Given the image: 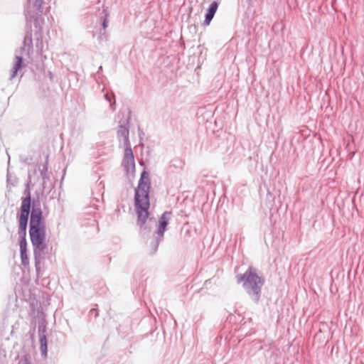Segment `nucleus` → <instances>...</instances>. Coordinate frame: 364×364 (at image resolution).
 Here are the masks:
<instances>
[{
  "label": "nucleus",
  "instance_id": "obj_1",
  "mask_svg": "<svg viewBox=\"0 0 364 364\" xmlns=\"http://www.w3.org/2000/svg\"><path fill=\"white\" fill-rule=\"evenodd\" d=\"M29 235L33 247L35 259L36 263H38V260L47 247L46 224L40 208H34L31 211Z\"/></svg>",
  "mask_w": 364,
  "mask_h": 364
},
{
  "label": "nucleus",
  "instance_id": "obj_2",
  "mask_svg": "<svg viewBox=\"0 0 364 364\" xmlns=\"http://www.w3.org/2000/svg\"><path fill=\"white\" fill-rule=\"evenodd\" d=\"M150 180L149 174L144 171L141 175L135 193V209L138 219L144 223L149 218Z\"/></svg>",
  "mask_w": 364,
  "mask_h": 364
},
{
  "label": "nucleus",
  "instance_id": "obj_3",
  "mask_svg": "<svg viewBox=\"0 0 364 364\" xmlns=\"http://www.w3.org/2000/svg\"><path fill=\"white\" fill-rule=\"evenodd\" d=\"M31 195L30 193L28 192V196L22 200L21 205V214L19 217L18 234L21 237L19 242L21 259V264L26 267L29 264L26 236L28 218L31 209Z\"/></svg>",
  "mask_w": 364,
  "mask_h": 364
},
{
  "label": "nucleus",
  "instance_id": "obj_4",
  "mask_svg": "<svg viewBox=\"0 0 364 364\" xmlns=\"http://www.w3.org/2000/svg\"><path fill=\"white\" fill-rule=\"evenodd\" d=\"M264 283V278L259 274L256 269H252V300L257 302L259 300L261 289Z\"/></svg>",
  "mask_w": 364,
  "mask_h": 364
},
{
  "label": "nucleus",
  "instance_id": "obj_5",
  "mask_svg": "<svg viewBox=\"0 0 364 364\" xmlns=\"http://www.w3.org/2000/svg\"><path fill=\"white\" fill-rule=\"evenodd\" d=\"M122 164L127 171H132L135 168L134 154L129 144L124 149Z\"/></svg>",
  "mask_w": 364,
  "mask_h": 364
},
{
  "label": "nucleus",
  "instance_id": "obj_6",
  "mask_svg": "<svg viewBox=\"0 0 364 364\" xmlns=\"http://www.w3.org/2000/svg\"><path fill=\"white\" fill-rule=\"evenodd\" d=\"M218 4L216 1H213L208 9V12L205 14L204 24L208 26L214 17V15L218 9Z\"/></svg>",
  "mask_w": 364,
  "mask_h": 364
},
{
  "label": "nucleus",
  "instance_id": "obj_7",
  "mask_svg": "<svg viewBox=\"0 0 364 364\" xmlns=\"http://www.w3.org/2000/svg\"><path fill=\"white\" fill-rule=\"evenodd\" d=\"M168 215L169 214L165 213L162 215V216L160 218L159 224V233L161 235V236L163 235L166 227L168 224Z\"/></svg>",
  "mask_w": 364,
  "mask_h": 364
},
{
  "label": "nucleus",
  "instance_id": "obj_8",
  "mask_svg": "<svg viewBox=\"0 0 364 364\" xmlns=\"http://www.w3.org/2000/svg\"><path fill=\"white\" fill-rule=\"evenodd\" d=\"M22 64V58L19 56H16L15 58V63L13 67V73L11 75V77H14L16 76L18 70L21 68Z\"/></svg>",
  "mask_w": 364,
  "mask_h": 364
},
{
  "label": "nucleus",
  "instance_id": "obj_9",
  "mask_svg": "<svg viewBox=\"0 0 364 364\" xmlns=\"http://www.w3.org/2000/svg\"><path fill=\"white\" fill-rule=\"evenodd\" d=\"M41 349L44 355L47 354V339L46 336H42L40 338Z\"/></svg>",
  "mask_w": 364,
  "mask_h": 364
},
{
  "label": "nucleus",
  "instance_id": "obj_10",
  "mask_svg": "<svg viewBox=\"0 0 364 364\" xmlns=\"http://www.w3.org/2000/svg\"><path fill=\"white\" fill-rule=\"evenodd\" d=\"M43 2V0H28L29 4L37 10L41 9Z\"/></svg>",
  "mask_w": 364,
  "mask_h": 364
},
{
  "label": "nucleus",
  "instance_id": "obj_11",
  "mask_svg": "<svg viewBox=\"0 0 364 364\" xmlns=\"http://www.w3.org/2000/svg\"><path fill=\"white\" fill-rule=\"evenodd\" d=\"M158 247H159V242L158 241H154L153 242L151 245H150V248L149 250V253L150 255H153L154 254L157 250H158Z\"/></svg>",
  "mask_w": 364,
  "mask_h": 364
},
{
  "label": "nucleus",
  "instance_id": "obj_12",
  "mask_svg": "<svg viewBox=\"0 0 364 364\" xmlns=\"http://www.w3.org/2000/svg\"><path fill=\"white\" fill-rule=\"evenodd\" d=\"M103 27L105 28L107 27V22L105 20L104 22H103Z\"/></svg>",
  "mask_w": 364,
  "mask_h": 364
},
{
  "label": "nucleus",
  "instance_id": "obj_13",
  "mask_svg": "<svg viewBox=\"0 0 364 364\" xmlns=\"http://www.w3.org/2000/svg\"><path fill=\"white\" fill-rule=\"evenodd\" d=\"M124 132H125L127 134L128 132L125 129H124Z\"/></svg>",
  "mask_w": 364,
  "mask_h": 364
}]
</instances>
